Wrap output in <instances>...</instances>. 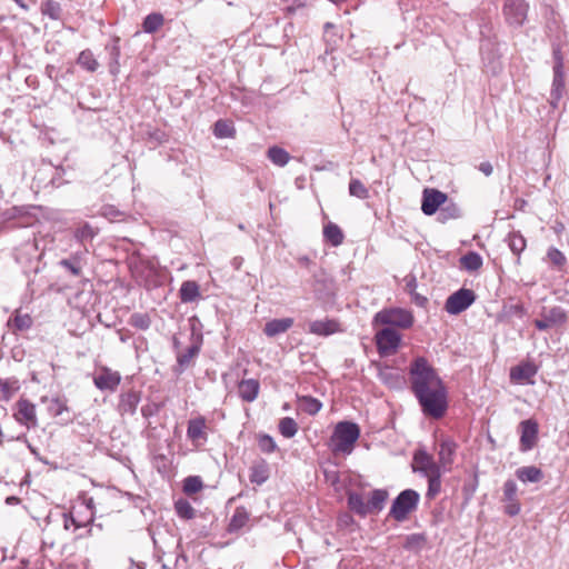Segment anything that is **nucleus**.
<instances>
[{"label": "nucleus", "instance_id": "obj_6", "mask_svg": "<svg viewBox=\"0 0 569 569\" xmlns=\"http://www.w3.org/2000/svg\"><path fill=\"white\" fill-rule=\"evenodd\" d=\"M13 418L19 425L27 429L38 427L36 405L26 398H20L16 402L13 407Z\"/></svg>", "mask_w": 569, "mask_h": 569}, {"label": "nucleus", "instance_id": "obj_43", "mask_svg": "<svg viewBox=\"0 0 569 569\" xmlns=\"http://www.w3.org/2000/svg\"><path fill=\"white\" fill-rule=\"evenodd\" d=\"M174 510L177 515L186 520L192 519L196 515V511L191 503L184 499H179L174 503Z\"/></svg>", "mask_w": 569, "mask_h": 569}, {"label": "nucleus", "instance_id": "obj_23", "mask_svg": "<svg viewBox=\"0 0 569 569\" xmlns=\"http://www.w3.org/2000/svg\"><path fill=\"white\" fill-rule=\"evenodd\" d=\"M379 379L390 388H397L401 385L402 377L393 368L389 366L380 367L378 372Z\"/></svg>", "mask_w": 569, "mask_h": 569}, {"label": "nucleus", "instance_id": "obj_60", "mask_svg": "<svg viewBox=\"0 0 569 569\" xmlns=\"http://www.w3.org/2000/svg\"><path fill=\"white\" fill-rule=\"evenodd\" d=\"M86 507L88 508V510L90 511V518L88 519V521H92L93 520V512H92V509H93V499L92 498H89L86 500Z\"/></svg>", "mask_w": 569, "mask_h": 569}, {"label": "nucleus", "instance_id": "obj_14", "mask_svg": "<svg viewBox=\"0 0 569 569\" xmlns=\"http://www.w3.org/2000/svg\"><path fill=\"white\" fill-rule=\"evenodd\" d=\"M521 437L520 449L521 451L531 450L538 437V423L531 419L525 420L520 423Z\"/></svg>", "mask_w": 569, "mask_h": 569}, {"label": "nucleus", "instance_id": "obj_2", "mask_svg": "<svg viewBox=\"0 0 569 569\" xmlns=\"http://www.w3.org/2000/svg\"><path fill=\"white\" fill-rule=\"evenodd\" d=\"M359 437L360 428L357 423L351 421L338 422L330 437L331 451L336 455L349 456L353 451Z\"/></svg>", "mask_w": 569, "mask_h": 569}, {"label": "nucleus", "instance_id": "obj_26", "mask_svg": "<svg viewBox=\"0 0 569 569\" xmlns=\"http://www.w3.org/2000/svg\"><path fill=\"white\" fill-rule=\"evenodd\" d=\"M517 478L522 482H539L543 478L540 468L535 466H526L516 470Z\"/></svg>", "mask_w": 569, "mask_h": 569}, {"label": "nucleus", "instance_id": "obj_36", "mask_svg": "<svg viewBox=\"0 0 569 569\" xmlns=\"http://www.w3.org/2000/svg\"><path fill=\"white\" fill-rule=\"evenodd\" d=\"M213 134L219 139L233 138L236 129L231 122L220 119L214 123Z\"/></svg>", "mask_w": 569, "mask_h": 569}, {"label": "nucleus", "instance_id": "obj_13", "mask_svg": "<svg viewBox=\"0 0 569 569\" xmlns=\"http://www.w3.org/2000/svg\"><path fill=\"white\" fill-rule=\"evenodd\" d=\"M538 372V367L532 362H521L520 365L511 368L510 379L518 383L533 385V377Z\"/></svg>", "mask_w": 569, "mask_h": 569}, {"label": "nucleus", "instance_id": "obj_7", "mask_svg": "<svg viewBox=\"0 0 569 569\" xmlns=\"http://www.w3.org/2000/svg\"><path fill=\"white\" fill-rule=\"evenodd\" d=\"M475 300L476 295L471 289L461 288L447 298L445 310L449 315H459L467 310Z\"/></svg>", "mask_w": 569, "mask_h": 569}, {"label": "nucleus", "instance_id": "obj_40", "mask_svg": "<svg viewBox=\"0 0 569 569\" xmlns=\"http://www.w3.org/2000/svg\"><path fill=\"white\" fill-rule=\"evenodd\" d=\"M200 351V342L193 343L190 346L186 352L179 353L177 357V362L181 370L189 366L191 360L199 353Z\"/></svg>", "mask_w": 569, "mask_h": 569}, {"label": "nucleus", "instance_id": "obj_9", "mask_svg": "<svg viewBox=\"0 0 569 569\" xmlns=\"http://www.w3.org/2000/svg\"><path fill=\"white\" fill-rule=\"evenodd\" d=\"M447 201V194L437 189H425L421 210L426 216L435 214Z\"/></svg>", "mask_w": 569, "mask_h": 569}, {"label": "nucleus", "instance_id": "obj_37", "mask_svg": "<svg viewBox=\"0 0 569 569\" xmlns=\"http://www.w3.org/2000/svg\"><path fill=\"white\" fill-rule=\"evenodd\" d=\"M510 250L519 256L526 249V239L519 231H512L507 238Z\"/></svg>", "mask_w": 569, "mask_h": 569}, {"label": "nucleus", "instance_id": "obj_21", "mask_svg": "<svg viewBox=\"0 0 569 569\" xmlns=\"http://www.w3.org/2000/svg\"><path fill=\"white\" fill-rule=\"evenodd\" d=\"M140 402V396L137 391H128L120 396L119 410L123 413L133 415Z\"/></svg>", "mask_w": 569, "mask_h": 569}, {"label": "nucleus", "instance_id": "obj_54", "mask_svg": "<svg viewBox=\"0 0 569 569\" xmlns=\"http://www.w3.org/2000/svg\"><path fill=\"white\" fill-rule=\"evenodd\" d=\"M102 216L110 221H120L123 217V213L113 206H104L102 208Z\"/></svg>", "mask_w": 569, "mask_h": 569}, {"label": "nucleus", "instance_id": "obj_1", "mask_svg": "<svg viewBox=\"0 0 569 569\" xmlns=\"http://www.w3.org/2000/svg\"><path fill=\"white\" fill-rule=\"evenodd\" d=\"M411 389L422 412L435 419L443 417L448 408L446 387L433 367L423 357L416 358L410 366Z\"/></svg>", "mask_w": 569, "mask_h": 569}, {"label": "nucleus", "instance_id": "obj_8", "mask_svg": "<svg viewBox=\"0 0 569 569\" xmlns=\"http://www.w3.org/2000/svg\"><path fill=\"white\" fill-rule=\"evenodd\" d=\"M528 6L525 0H506L503 13L509 24L521 26L527 18Z\"/></svg>", "mask_w": 569, "mask_h": 569}, {"label": "nucleus", "instance_id": "obj_17", "mask_svg": "<svg viewBox=\"0 0 569 569\" xmlns=\"http://www.w3.org/2000/svg\"><path fill=\"white\" fill-rule=\"evenodd\" d=\"M292 326V318L272 319L264 325L263 333L269 338H273L278 335L284 333Z\"/></svg>", "mask_w": 569, "mask_h": 569}, {"label": "nucleus", "instance_id": "obj_12", "mask_svg": "<svg viewBox=\"0 0 569 569\" xmlns=\"http://www.w3.org/2000/svg\"><path fill=\"white\" fill-rule=\"evenodd\" d=\"M567 320V313L561 307H553L542 312V319L535 320L538 330L543 331L553 326L562 325Z\"/></svg>", "mask_w": 569, "mask_h": 569}, {"label": "nucleus", "instance_id": "obj_38", "mask_svg": "<svg viewBox=\"0 0 569 569\" xmlns=\"http://www.w3.org/2000/svg\"><path fill=\"white\" fill-rule=\"evenodd\" d=\"M77 62L81 68L90 72H94L99 67L93 53L88 49L80 52Z\"/></svg>", "mask_w": 569, "mask_h": 569}, {"label": "nucleus", "instance_id": "obj_59", "mask_svg": "<svg viewBox=\"0 0 569 569\" xmlns=\"http://www.w3.org/2000/svg\"><path fill=\"white\" fill-rule=\"evenodd\" d=\"M74 526L76 528H79L81 525L77 522V520L73 517L66 518L64 520V527L66 529H69V526Z\"/></svg>", "mask_w": 569, "mask_h": 569}, {"label": "nucleus", "instance_id": "obj_10", "mask_svg": "<svg viewBox=\"0 0 569 569\" xmlns=\"http://www.w3.org/2000/svg\"><path fill=\"white\" fill-rule=\"evenodd\" d=\"M412 468L413 471L420 472L425 477H431L441 472L439 465L425 450L415 452Z\"/></svg>", "mask_w": 569, "mask_h": 569}, {"label": "nucleus", "instance_id": "obj_44", "mask_svg": "<svg viewBox=\"0 0 569 569\" xmlns=\"http://www.w3.org/2000/svg\"><path fill=\"white\" fill-rule=\"evenodd\" d=\"M41 12L42 14L48 16L52 20H58L61 14V7L54 0H46L41 4Z\"/></svg>", "mask_w": 569, "mask_h": 569}, {"label": "nucleus", "instance_id": "obj_16", "mask_svg": "<svg viewBox=\"0 0 569 569\" xmlns=\"http://www.w3.org/2000/svg\"><path fill=\"white\" fill-rule=\"evenodd\" d=\"M260 390V383L256 379H244L239 382V397L246 402H252L257 399Z\"/></svg>", "mask_w": 569, "mask_h": 569}, {"label": "nucleus", "instance_id": "obj_5", "mask_svg": "<svg viewBox=\"0 0 569 569\" xmlns=\"http://www.w3.org/2000/svg\"><path fill=\"white\" fill-rule=\"evenodd\" d=\"M375 341L380 356H391L401 343V335L396 329L386 327L376 332Z\"/></svg>", "mask_w": 569, "mask_h": 569}, {"label": "nucleus", "instance_id": "obj_42", "mask_svg": "<svg viewBox=\"0 0 569 569\" xmlns=\"http://www.w3.org/2000/svg\"><path fill=\"white\" fill-rule=\"evenodd\" d=\"M279 431L284 438H292L298 432V425L292 418L284 417L279 421Z\"/></svg>", "mask_w": 569, "mask_h": 569}, {"label": "nucleus", "instance_id": "obj_55", "mask_svg": "<svg viewBox=\"0 0 569 569\" xmlns=\"http://www.w3.org/2000/svg\"><path fill=\"white\" fill-rule=\"evenodd\" d=\"M17 390L18 387L13 386L11 382L0 379V392L2 399L9 400Z\"/></svg>", "mask_w": 569, "mask_h": 569}, {"label": "nucleus", "instance_id": "obj_61", "mask_svg": "<svg viewBox=\"0 0 569 569\" xmlns=\"http://www.w3.org/2000/svg\"><path fill=\"white\" fill-rule=\"evenodd\" d=\"M407 287L410 291H412L416 288V280L411 279L410 281H408Z\"/></svg>", "mask_w": 569, "mask_h": 569}, {"label": "nucleus", "instance_id": "obj_49", "mask_svg": "<svg viewBox=\"0 0 569 569\" xmlns=\"http://www.w3.org/2000/svg\"><path fill=\"white\" fill-rule=\"evenodd\" d=\"M59 264L68 270L72 276L79 277L81 274V264L78 257L70 259H62Z\"/></svg>", "mask_w": 569, "mask_h": 569}, {"label": "nucleus", "instance_id": "obj_48", "mask_svg": "<svg viewBox=\"0 0 569 569\" xmlns=\"http://www.w3.org/2000/svg\"><path fill=\"white\" fill-rule=\"evenodd\" d=\"M428 478L427 498L433 499L441 490V472Z\"/></svg>", "mask_w": 569, "mask_h": 569}, {"label": "nucleus", "instance_id": "obj_62", "mask_svg": "<svg viewBox=\"0 0 569 569\" xmlns=\"http://www.w3.org/2000/svg\"><path fill=\"white\" fill-rule=\"evenodd\" d=\"M415 299H416V301H417L420 306H423V303L427 301V299H426V298L420 297V296H418V295L415 297Z\"/></svg>", "mask_w": 569, "mask_h": 569}, {"label": "nucleus", "instance_id": "obj_31", "mask_svg": "<svg viewBox=\"0 0 569 569\" xmlns=\"http://www.w3.org/2000/svg\"><path fill=\"white\" fill-rule=\"evenodd\" d=\"M323 237L333 247H338L343 242V233L340 227L333 222H329L323 228Z\"/></svg>", "mask_w": 569, "mask_h": 569}, {"label": "nucleus", "instance_id": "obj_35", "mask_svg": "<svg viewBox=\"0 0 569 569\" xmlns=\"http://www.w3.org/2000/svg\"><path fill=\"white\" fill-rule=\"evenodd\" d=\"M267 156L278 167H284L290 160V154L283 148L277 146L269 148Z\"/></svg>", "mask_w": 569, "mask_h": 569}, {"label": "nucleus", "instance_id": "obj_41", "mask_svg": "<svg viewBox=\"0 0 569 569\" xmlns=\"http://www.w3.org/2000/svg\"><path fill=\"white\" fill-rule=\"evenodd\" d=\"M163 24V17L160 13L148 14L142 23L143 31L152 33L157 31Z\"/></svg>", "mask_w": 569, "mask_h": 569}, {"label": "nucleus", "instance_id": "obj_25", "mask_svg": "<svg viewBox=\"0 0 569 569\" xmlns=\"http://www.w3.org/2000/svg\"><path fill=\"white\" fill-rule=\"evenodd\" d=\"M348 507L351 511L356 512L361 517L369 515L368 502L365 501L363 497L358 492H348L347 496Z\"/></svg>", "mask_w": 569, "mask_h": 569}, {"label": "nucleus", "instance_id": "obj_45", "mask_svg": "<svg viewBox=\"0 0 569 569\" xmlns=\"http://www.w3.org/2000/svg\"><path fill=\"white\" fill-rule=\"evenodd\" d=\"M129 323L140 330H148L151 325V319L148 313L136 312L130 316Z\"/></svg>", "mask_w": 569, "mask_h": 569}, {"label": "nucleus", "instance_id": "obj_50", "mask_svg": "<svg viewBox=\"0 0 569 569\" xmlns=\"http://www.w3.org/2000/svg\"><path fill=\"white\" fill-rule=\"evenodd\" d=\"M259 449L264 453H271L277 450V445L273 438L269 435H260L258 438Z\"/></svg>", "mask_w": 569, "mask_h": 569}, {"label": "nucleus", "instance_id": "obj_11", "mask_svg": "<svg viewBox=\"0 0 569 569\" xmlns=\"http://www.w3.org/2000/svg\"><path fill=\"white\" fill-rule=\"evenodd\" d=\"M120 373L107 367H102L99 370V372L93 377L94 386L101 391H114L120 385Z\"/></svg>", "mask_w": 569, "mask_h": 569}, {"label": "nucleus", "instance_id": "obj_58", "mask_svg": "<svg viewBox=\"0 0 569 569\" xmlns=\"http://www.w3.org/2000/svg\"><path fill=\"white\" fill-rule=\"evenodd\" d=\"M74 526L76 528H79L81 525L77 522V520L73 517L66 518L64 520V527L66 529H69V526Z\"/></svg>", "mask_w": 569, "mask_h": 569}, {"label": "nucleus", "instance_id": "obj_4", "mask_svg": "<svg viewBox=\"0 0 569 569\" xmlns=\"http://www.w3.org/2000/svg\"><path fill=\"white\" fill-rule=\"evenodd\" d=\"M419 500L420 496L416 490L401 491L391 505L389 517L398 522L407 520L409 515L417 509Z\"/></svg>", "mask_w": 569, "mask_h": 569}, {"label": "nucleus", "instance_id": "obj_39", "mask_svg": "<svg viewBox=\"0 0 569 569\" xmlns=\"http://www.w3.org/2000/svg\"><path fill=\"white\" fill-rule=\"evenodd\" d=\"M461 216L460 208L456 203H449L439 209L438 220L442 223L458 219Z\"/></svg>", "mask_w": 569, "mask_h": 569}, {"label": "nucleus", "instance_id": "obj_32", "mask_svg": "<svg viewBox=\"0 0 569 569\" xmlns=\"http://www.w3.org/2000/svg\"><path fill=\"white\" fill-rule=\"evenodd\" d=\"M248 521H249V513L247 512V510L243 507H238V508H236V510L230 519L228 530L230 532L238 531L241 528H243Z\"/></svg>", "mask_w": 569, "mask_h": 569}, {"label": "nucleus", "instance_id": "obj_52", "mask_svg": "<svg viewBox=\"0 0 569 569\" xmlns=\"http://www.w3.org/2000/svg\"><path fill=\"white\" fill-rule=\"evenodd\" d=\"M547 257H548L549 261L556 267H561L566 263L565 254L557 248H553V247L549 248V250L547 252Z\"/></svg>", "mask_w": 569, "mask_h": 569}, {"label": "nucleus", "instance_id": "obj_3", "mask_svg": "<svg viewBox=\"0 0 569 569\" xmlns=\"http://www.w3.org/2000/svg\"><path fill=\"white\" fill-rule=\"evenodd\" d=\"M379 325L409 329L413 325V316L407 309L386 308L377 312L372 319L373 327Z\"/></svg>", "mask_w": 569, "mask_h": 569}, {"label": "nucleus", "instance_id": "obj_51", "mask_svg": "<svg viewBox=\"0 0 569 569\" xmlns=\"http://www.w3.org/2000/svg\"><path fill=\"white\" fill-rule=\"evenodd\" d=\"M96 236L94 229L89 223H83L81 227H79L76 232L74 237L79 241H86L90 240Z\"/></svg>", "mask_w": 569, "mask_h": 569}, {"label": "nucleus", "instance_id": "obj_18", "mask_svg": "<svg viewBox=\"0 0 569 569\" xmlns=\"http://www.w3.org/2000/svg\"><path fill=\"white\" fill-rule=\"evenodd\" d=\"M555 57V66H553V81H552V91L557 94L559 98L560 92L565 86V79H563V61L562 56L559 50L553 52Z\"/></svg>", "mask_w": 569, "mask_h": 569}, {"label": "nucleus", "instance_id": "obj_27", "mask_svg": "<svg viewBox=\"0 0 569 569\" xmlns=\"http://www.w3.org/2000/svg\"><path fill=\"white\" fill-rule=\"evenodd\" d=\"M456 443L450 439H445L439 445V463L442 467L450 466L453 461Z\"/></svg>", "mask_w": 569, "mask_h": 569}, {"label": "nucleus", "instance_id": "obj_33", "mask_svg": "<svg viewBox=\"0 0 569 569\" xmlns=\"http://www.w3.org/2000/svg\"><path fill=\"white\" fill-rule=\"evenodd\" d=\"M482 263L481 256L475 251H470L460 258V267L470 272L479 270Z\"/></svg>", "mask_w": 569, "mask_h": 569}, {"label": "nucleus", "instance_id": "obj_56", "mask_svg": "<svg viewBox=\"0 0 569 569\" xmlns=\"http://www.w3.org/2000/svg\"><path fill=\"white\" fill-rule=\"evenodd\" d=\"M508 505L506 506V513L509 516H516L520 512V505L517 500L507 501Z\"/></svg>", "mask_w": 569, "mask_h": 569}, {"label": "nucleus", "instance_id": "obj_53", "mask_svg": "<svg viewBox=\"0 0 569 569\" xmlns=\"http://www.w3.org/2000/svg\"><path fill=\"white\" fill-rule=\"evenodd\" d=\"M517 485L513 480H507L503 485V499L505 501L517 500Z\"/></svg>", "mask_w": 569, "mask_h": 569}, {"label": "nucleus", "instance_id": "obj_29", "mask_svg": "<svg viewBox=\"0 0 569 569\" xmlns=\"http://www.w3.org/2000/svg\"><path fill=\"white\" fill-rule=\"evenodd\" d=\"M297 403L299 410L310 416L317 415L322 408L321 401L311 396H299Z\"/></svg>", "mask_w": 569, "mask_h": 569}, {"label": "nucleus", "instance_id": "obj_20", "mask_svg": "<svg viewBox=\"0 0 569 569\" xmlns=\"http://www.w3.org/2000/svg\"><path fill=\"white\" fill-rule=\"evenodd\" d=\"M269 475L270 471L267 461L260 460L251 466L249 479L251 483L261 486L269 479Z\"/></svg>", "mask_w": 569, "mask_h": 569}, {"label": "nucleus", "instance_id": "obj_22", "mask_svg": "<svg viewBox=\"0 0 569 569\" xmlns=\"http://www.w3.org/2000/svg\"><path fill=\"white\" fill-rule=\"evenodd\" d=\"M388 491L385 489H375L370 492L368 502L369 515L380 512L388 499Z\"/></svg>", "mask_w": 569, "mask_h": 569}, {"label": "nucleus", "instance_id": "obj_64", "mask_svg": "<svg viewBox=\"0 0 569 569\" xmlns=\"http://www.w3.org/2000/svg\"><path fill=\"white\" fill-rule=\"evenodd\" d=\"M137 568L138 569H144L146 568V563L144 562H139V563H137Z\"/></svg>", "mask_w": 569, "mask_h": 569}, {"label": "nucleus", "instance_id": "obj_63", "mask_svg": "<svg viewBox=\"0 0 569 569\" xmlns=\"http://www.w3.org/2000/svg\"><path fill=\"white\" fill-rule=\"evenodd\" d=\"M22 9L27 10L28 6L26 4V0H14Z\"/></svg>", "mask_w": 569, "mask_h": 569}, {"label": "nucleus", "instance_id": "obj_24", "mask_svg": "<svg viewBox=\"0 0 569 569\" xmlns=\"http://www.w3.org/2000/svg\"><path fill=\"white\" fill-rule=\"evenodd\" d=\"M41 402L48 403L47 410L51 417H60L63 412L69 411L67 401L59 397L49 398L43 396L41 397Z\"/></svg>", "mask_w": 569, "mask_h": 569}, {"label": "nucleus", "instance_id": "obj_34", "mask_svg": "<svg viewBox=\"0 0 569 569\" xmlns=\"http://www.w3.org/2000/svg\"><path fill=\"white\" fill-rule=\"evenodd\" d=\"M179 293L182 302H192L200 296L199 286L196 281H184Z\"/></svg>", "mask_w": 569, "mask_h": 569}, {"label": "nucleus", "instance_id": "obj_46", "mask_svg": "<svg viewBox=\"0 0 569 569\" xmlns=\"http://www.w3.org/2000/svg\"><path fill=\"white\" fill-rule=\"evenodd\" d=\"M203 487L202 480L198 476H189L183 481V491L187 495H193L200 491Z\"/></svg>", "mask_w": 569, "mask_h": 569}, {"label": "nucleus", "instance_id": "obj_28", "mask_svg": "<svg viewBox=\"0 0 569 569\" xmlns=\"http://www.w3.org/2000/svg\"><path fill=\"white\" fill-rule=\"evenodd\" d=\"M33 321L30 315L21 313L19 310L14 312L8 320V327L12 330L26 331L31 328Z\"/></svg>", "mask_w": 569, "mask_h": 569}, {"label": "nucleus", "instance_id": "obj_57", "mask_svg": "<svg viewBox=\"0 0 569 569\" xmlns=\"http://www.w3.org/2000/svg\"><path fill=\"white\" fill-rule=\"evenodd\" d=\"M479 170L488 177L492 173L493 168L490 162L485 161L479 164Z\"/></svg>", "mask_w": 569, "mask_h": 569}, {"label": "nucleus", "instance_id": "obj_15", "mask_svg": "<svg viewBox=\"0 0 569 569\" xmlns=\"http://www.w3.org/2000/svg\"><path fill=\"white\" fill-rule=\"evenodd\" d=\"M207 421L202 416H198L188 421L187 437L192 442L207 441Z\"/></svg>", "mask_w": 569, "mask_h": 569}, {"label": "nucleus", "instance_id": "obj_47", "mask_svg": "<svg viewBox=\"0 0 569 569\" xmlns=\"http://www.w3.org/2000/svg\"><path fill=\"white\" fill-rule=\"evenodd\" d=\"M349 193L359 199H367L369 197V191L365 187V184L358 180L352 179L349 183Z\"/></svg>", "mask_w": 569, "mask_h": 569}, {"label": "nucleus", "instance_id": "obj_19", "mask_svg": "<svg viewBox=\"0 0 569 569\" xmlns=\"http://www.w3.org/2000/svg\"><path fill=\"white\" fill-rule=\"evenodd\" d=\"M339 330V323L335 320H316L309 325V331L317 336H330Z\"/></svg>", "mask_w": 569, "mask_h": 569}, {"label": "nucleus", "instance_id": "obj_30", "mask_svg": "<svg viewBox=\"0 0 569 569\" xmlns=\"http://www.w3.org/2000/svg\"><path fill=\"white\" fill-rule=\"evenodd\" d=\"M106 50L108 51L109 57H110V62H109L110 72L112 74H117L119 72V67H120L119 38L112 39L111 42L106 46Z\"/></svg>", "mask_w": 569, "mask_h": 569}]
</instances>
